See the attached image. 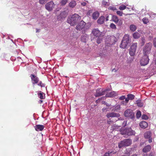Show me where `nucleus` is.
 <instances>
[{
	"instance_id": "obj_1",
	"label": "nucleus",
	"mask_w": 156,
	"mask_h": 156,
	"mask_svg": "<svg viewBox=\"0 0 156 156\" xmlns=\"http://www.w3.org/2000/svg\"><path fill=\"white\" fill-rule=\"evenodd\" d=\"M81 19L80 16L76 14H74L69 17L67 20V22L71 26L75 25Z\"/></svg>"
},
{
	"instance_id": "obj_2",
	"label": "nucleus",
	"mask_w": 156,
	"mask_h": 156,
	"mask_svg": "<svg viewBox=\"0 0 156 156\" xmlns=\"http://www.w3.org/2000/svg\"><path fill=\"white\" fill-rule=\"evenodd\" d=\"M121 134L122 135L128 136H134L135 134V132L132 130L131 128H129L123 129L122 131H121Z\"/></svg>"
},
{
	"instance_id": "obj_3",
	"label": "nucleus",
	"mask_w": 156,
	"mask_h": 156,
	"mask_svg": "<svg viewBox=\"0 0 156 156\" xmlns=\"http://www.w3.org/2000/svg\"><path fill=\"white\" fill-rule=\"evenodd\" d=\"M152 48V44L151 42L146 43L143 48V51L144 55H148L151 53Z\"/></svg>"
},
{
	"instance_id": "obj_4",
	"label": "nucleus",
	"mask_w": 156,
	"mask_h": 156,
	"mask_svg": "<svg viewBox=\"0 0 156 156\" xmlns=\"http://www.w3.org/2000/svg\"><path fill=\"white\" fill-rule=\"evenodd\" d=\"M132 144V140L130 139H126L121 141L118 144V147L120 148L123 147L128 146Z\"/></svg>"
},
{
	"instance_id": "obj_5",
	"label": "nucleus",
	"mask_w": 156,
	"mask_h": 156,
	"mask_svg": "<svg viewBox=\"0 0 156 156\" xmlns=\"http://www.w3.org/2000/svg\"><path fill=\"white\" fill-rule=\"evenodd\" d=\"M137 46V43H132L129 50V54L131 56H133L135 54Z\"/></svg>"
},
{
	"instance_id": "obj_6",
	"label": "nucleus",
	"mask_w": 156,
	"mask_h": 156,
	"mask_svg": "<svg viewBox=\"0 0 156 156\" xmlns=\"http://www.w3.org/2000/svg\"><path fill=\"white\" fill-rule=\"evenodd\" d=\"M86 24V23L83 21H80L79 23L76 25V29L78 30H81L82 29L84 30V32L85 31V26Z\"/></svg>"
},
{
	"instance_id": "obj_7",
	"label": "nucleus",
	"mask_w": 156,
	"mask_h": 156,
	"mask_svg": "<svg viewBox=\"0 0 156 156\" xmlns=\"http://www.w3.org/2000/svg\"><path fill=\"white\" fill-rule=\"evenodd\" d=\"M30 77L32 84L34 86L39 82V79L37 76L34 74H31Z\"/></svg>"
},
{
	"instance_id": "obj_8",
	"label": "nucleus",
	"mask_w": 156,
	"mask_h": 156,
	"mask_svg": "<svg viewBox=\"0 0 156 156\" xmlns=\"http://www.w3.org/2000/svg\"><path fill=\"white\" fill-rule=\"evenodd\" d=\"M149 60L148 56L144 55L140 60V64L141 66H145L148 63Z\"/></svg>"
},
{
	"instance_id": "obj_9",
	"label": "nucleus",
	"mask_w": 156,
	"mask_h": 156,
	"mask_svg": "<svg viewBox=\"0 0 156 156\" xmlns=\"http://www.w3.org/2000/svg\"><path fill=\"white\" fill-rule=\"evenodd\" d=\"M100 89H98L96 91V93L95 95L96 97H99L101 96L105 95L107 91L109 90V89H107L105 90H102L100 91Z\"/></svg>"
},
{
	"instance_id": "obj_10",
	"label": "nucleus",
	"mask_w": 156,
	"mask_h": 156,
	"mask_svg": "<svg viewBox=\"0 0 156 156\" xmlns=\"http://www.w3.org/2000/svg\"><path fill=\"white\" fill-rule=\"evenodd\" d=\"M55 5L53 2L51 1L49 2L45 5V8L48 11H51L54 8Z\"/></svg>"
},
{
	"instance_id": "obj_11",
	"label": "nucleus",
	"mask_w": 156,
	"mask_h": 156,
	"mask_svg": "<svg viewBox=\"0 0 156 156\" xmlns=\"http://www.w3.org/2000/svg\"><path fill=\"white\" fill-rule=\"evenodd\" d=\"M112 19L113 22L119 26L122 25V20L119 19L118 17L116 15H113Z\"/></svg>"
},
{
	"instance_id": "obj_12",
	"label": "nucleus",
	"mask_w": 156,
	"mask_h": 156,
	"mask_svg": "<svg viewBox=\"0 0 156 156\" xmlns=\"http://www.w3.org/2000/svg\"><path fill=\"white\" fill-rule=\"evenodd\" d=\"M124 115L126 117H130L132 118L134 115L132 110L131 109H127L124 113Z\"/></svg>"
},
{
	"instance_id": "obj_13",
	"label": "nucleus",
	"mask_w": 156,
	"mask_h": 156,
	"mask_svg": "<svg viewBox=\"0 0 156 156\" xmlns=\"http://www.w3.org/2000/svg\"><path fill=\"white\" fill-rule=\"evenodd\" d=\"M92 33L95 37H99L101 35V32L98 29L94 28L93 30Z\"/></svg>"
},
{
	"instance_id": "obj_14",
	"label": "nucleus",
	"mask_w": 156,
	"mask_h": 156,
	"mask_svg": "<svg viewBox=\"0 0 156 156\" xmlns=\"http://www.w3.org/2000/svg\"><path fill=\"white\" fill-rule=\"evenodd\" d=\"M106 116L107 118H109L110 117H119L120 116V115L118 113H115L113 112H110L108 113L107 114Z\"/></svg>"
},
{
	"instance_id": "obj_15",
	"label": "nucleus",
	"mask_w": 156,
	"mask_h": 156,
	"mask_svg": "<svg viewBox=\"0 0 156 156\" xmlns=\"http://www.w3.org/2000/svg\"><path fill=\"white\" fill-rule=\"evenodd\" d=\"M34 127L36 131H42L44 129V126L43 125L38 124L36 125Z\"/></svg>"
},
{
	"instance_id": "obj_16",
	"label": "nucleus",
	"mask_w": 156,
	"mask_h": 156,
	"mask_svg": "<svg viewBox=\"0 0 156 156\" xmlns=\"http://www.w3.org/2000/svg\"><path fill=\"white\" fill-rule=\"evenodd\" d=\"M151 146L150 145H147L143 148L142 151L144 153H147L151 151Z\"/></svg>"
},
{
	"instance_id": "obj_17",
	"label": "nucleus",
	"mask_w": 156,
	"mask_h": 156,
	"mask_svg": "<svg viewBox=\"0 0 156 156\" xmlns=\"http://www.w3.org/2000/svg\"><path fill=\"white\" fill-rule=\"evenodd\" d=\"M139 125L142 128L145 129L147 127L148 125L147 122L143 121L140 123Z\"/></svg>"
},
{
	"instance_id": "obj_18",
	"label": "nucleus",
	"mask_w": 156,
	"mask_h": 156,
	"mask_svg": "<svg viewBox=\"0 0 156 156\" xmlns=\"http://www.w3.org/2000/svg\"><path fill=\"white\" fill-rule=\"evenodd\" d=\"M89 36L86 34H84L81 37V40L83 42H86L88 39Z\"/></svg>"
},
{
	"instance_id": "obj_19",
	"label": "nucleus",
	"mask_w": 156,
	"mask_h": 156,
	"mask_svg": "<svg viewBox=\"0 0 156 156\" xmlns=\"http://www.w3.org/2000/svg\"><path fill=\"white\" fill-rule=\"evenodd\" d=\"M117 95V93L115 91L111 92L106 95V97H114Z\"/></svg>"
},
{
	"instance_id": "obj_20",
	"label": "nucleus",
	"mask_w": 156,
	"mask_h": 156,
	"mask_svg": "<svg viewBox=\"0 0 156 156\" xmlns=\"http://www.w3.org/2000/svg\"><path fill=\"white\" fill-rule=\"evenodd\" d=\"M105 19V17L103 16H101L98 20L97 23L100 24H102L104 22Z\"/></svg>"
},
{
	"instance_id": "obj_21",
	"label": "nucleus",
	"mask_w": 156,
	"mask_h": 156,
	"mask_svg": "<svg viewBox=\"0 0 156 156\" xmlns=\"http://www.w3.org/2000/svg\"><path fill=\"white\" fill-rule=\"evenodd\" d=\"M136 104L139 107H141L143 106L144 104L140 100H138L136 101Z\"/></svg>"
},
{
	"instance_id": "obj_22",
	"label": "nucleus",
	"mask_w": 156,
	"mask_h": 156,
	"mask_svg": "<svg viewBox=\"0 0 156 156\" xmlns=\"http://www.w3.org/2000/svg\"><path fill=\"white\" fill-rule=\"evenodd\" d=\"M152 134L151 132L147 131L144 135V137L145 139H148L151 136Z\"/></svg>"
},
{
	"instance_id": "obj_23",
	"label": "nucleus",
	"mask_w": 156,
	"mask_h": 156,
	"mask_svg": "<svg viewBox=\"0 0 156 156\" xmlns=\"http://www.w3.org/2000/svg\"><path fill=\"white\" fill-rule=\"evenodd\" d=\"M123 41L128 44L129 43V36L128 34H126L124 36L122 40Z\"/></svg>"
},
{
	"instance_id": "obj_24",
	"label": "nucleus",
	"mask_w": 156,
	"mask_h": 156,
	"mask_svg": "<svg viewBox=\"0 0 156 156\" xmlns=\"http://www.w3.org/2000/svg\"><path fill=\"white\" fill-rule=\"evenodd\" d=\"M99 15V13L98 11L94 12L92 14L93 18L94 20H96Z\"/></svg>"
},
{
	"instance_id": "obj_25",
	"label": "nucleus",
	"mask_w": 156,
	"mask_h": 156,
	"mask_svg": "<svg viewBox=\"0 0 156 156\" xmlns=\"http://www.w3.org/2000/svg\"><path fill=\"white\" fill-rule=\"evenodd\" d=\"M38 97L40 98L41 99H44L45 98L44 94L41 92V91H39L37 94Z\"/></svg>"
},
{
	"instance_id": "obj_26",
	"label": "nucleus",
	"mask_w": 156,
	"mask_h": 156,
	"mask_svg": "<svg viewBox=\"0 0 156 156\" xmlns=\"http://www.w3.org/2000/svg\"><path fill=\"white\" fill-rule=\"evenodd\" d=\"M76 5V2L75 1H71L69 4V6L71 8H74Z\"/></svg>"
},
{
	"instance_id": "obj_27",
	"label": "nucleus",
	"mask_w": 156,
	"mask_h": 156,
	"mask_svg": "<svg viewBox=\"0 0 156 156\" xmlns=\"http://www.w3.org/2000/svg\"><path fill=\"white\" fill-rule=\"evenodd\" d=\"M128 44L127 43L122 40L120 45V47L122 48H125Z\"/></svg>"
},
{
	"instance_id": "obj_28",
	"label": "nucleus",
	"mask_w": 156,
	"mask_h": 156,
	"mask_svg": "<svg viewBox=\"0 0 156 156\" xmlns=\"http://www.w3.org/2000/svg\"><path fill=\"white\" fill-rule=\"evenodd\" d=\"M129 29L131 31L133 32L136 29V27L134 25L131 24L129 26Z\"/></svg>"
},
{
	"instance_id": "obj_29",
	"label": "nucleus",
	"mask_w": 156,
	"mask_h": 156,
	"mask_svg": "<svg viewBox=\"0 0 156 156\" xmlns=\"http://www.w3.org/2000/svg\"><path fill=\"white\" fill-rule=\"evenodd\" d=\"M133 36L135 39H137L140 37V35L138 32H135L133 33Z\"/></svg>"
},
{
	"instance_id": "obj_30",
	"label": "nucleus",
	"mask_w": 156,
	"mask_h": 156,
	"mask_svg": "<svg viewBox=\"0 0 156 156\" xmlns=\"http://www.w3.org/2000/svg\"><path fill=\"white\" fill-rule=\"evenodd\" d=\"M102 4L105 7L108 6L109 5V3L107 1L104 0L102 1Z\"/></svg>"
},
{
	"instance_id": "obj_31",
	"label": "nucleus",
	"mask_w": 156,
	"mask_h": 156,
	"mask_svg": "<svg viewBox=\"0 0 156 156\" xmlns=\"http://www.w3.org/2000/svg\"><path fill=\"white\" fill-rule=\"evenodd\" d=\"M142 20L144 24H147L149 22V19L146 17L143 18Z\"/></svg>"
},
{
	"instance_id": "obj_32",
	"label": "nucleus",
	"mask_w": 156,
	"mask_h": 156,
	"mask_svg": "<svg viewBox=\"0 0 156 156\" xmlns=\"http://www.w3.org/2000/svg\"><path fill=\"white\" fill-rule=\"evenodd\" d=\"M68 0H61L60 3L61 5H64L66 4Z\"/></svg>"
},
{
	"instance_id": "obj_33",
	"label": "nucleus",
	"mask_w": 156,
	"mask_h": 156,
	"mask_svg": "<svg viewBox=\"0 0 156 156\" xmlns=\"http://www.w3.org/2000/svg\"><path fill=\"white\" fill-rule=\"evenodd\" d=\"M37 85L41 87H45V84L43 83L41 81L39 80V82L37 84Z\"/></svg>"
},
{
	"instance_id": "obj_34",
	"label": "nucleus",
	"mask_w": 156,
	"mask_h": 156,
	"mask_svg": "<svg viewBox=\"0 0 156 156\" xmlns=\"http://www.w3.org/2000/svg\"><path fill=\"white\" fill-rule=\"evenodd\" d=\"M127 97L130 100H133L135 98V96L134 95L131 94H128L127 95Z\"/></svg>"
},
{
	"instance_id": "obj_35",
	"label": "nucleus",
	"mask_w": 156,
	"mask_h": 156,
	"mask_svg": "<svg viewBox=\"0 0 156 156\" xmlns=\"http://www.w3.org/2000/svg\"><path fill=\"white\" fill-rule=\"evenodd\" d=\"M126 8V6L123 4L121 5L119 7V9L120 10H124Z\"/></svg>"
},
{
	"instance_id": "obj_36",
	"label": "nucleus",
	"mask_w": 156,
	"mask_h": 156,
	"mask_svg": "<svg viewBox=\"0 0 156 156\" xmlns=\"http://www.w3.org/2000/svg\"><path fill=\"white\" fill-rule=\"evenodd\" d=\"M136 117L137 118H139L141 116V112L140 111H138L136 113Z\"/></svg>"
},
{
	"instance_id": "obj_37",
	"label": "nucleus",
	"mask_w": 156,
	"mask_h": 156,
	"mask_svg": "<svg viewBox=\"0 0 156 156\" xmlns=\"http://www.w3.org/2000/svg\"><path fill=\"white\" fill-rule=\"evenodd\" d=\"M110 27L112 29H115L116 28V26L115 24H114L113 23H111Z\"/></svg>"
},
{
	"instance_id": "obj_38",
	"label": "nucleus",
	"mask_w": 156,
	"mask_h": 156,
	"mask_svg": "<svg viewBox=\"0 0 156 156\" xmlns=\"http://www.w3.org/2000/svg\"><path fill=\"white\" fill-rule=\"evenodd\" d=\"M116 13L118 15L120 16H122L123 14V13L122 11L119 10L117 11L116 12Z\"/></svg>"
},
{
	"instance_id": "obj_39",
	"label": "nucleus",
	"mask_w": 156,
	"mask_h": 156,
	"mask_svg": "<svg viewBox=\"0 0 156 156\" xmlns=\"http://www.w3.org/2000/svg\"><path fill=\"white\" fill-rule=\"evenodd\" d=\"M120 108V106L119 105H117L115 106V110L117 111L118 110H119Z\"/></svg>"
},
{
	"instance_id": "obj_40",
	"label": "nucleus",
	"mask_w": 156,
	"mask_h": 156,
	"mask_svg": "<svg viewBox=\"0 0 156 156\" xmlns=\"http://www.w3.org/2000/svg\"><path fill=\"white\" fill-rule=\"evenodd\" d=\"M48 0H39V2L40 4L43 5L44 4L45 2Z\"/></svg>"
},
{
	"instance_id": "obj_41",
	"label": "nucleus",
	"mask_w": 156,
	"mask_h": 156,
	"mask_svg": "<svg viewBox=\"0 0 156 156\" xmlns=\"http://www.w3.org/2000/svg\"><path fill=\"white\" fill-rule=\"evenodd\" d=\"M153 43L154 47L156 48V37H155L153 39Z\"/></svg>"
},
{
	"instance_id": "obj_42",
	"label": "nucleus",
	"mask_w": 156,
	"mask_h": 156,
	"mask_svg": "<svg viewBox=\"0 0 156 156\" xmlns=\"http://www.w3.org/2000/svg\"><path fill=\"white\" fill-rule=\"evenodd\" d=\"M142 118L143 119H148L147 116L145 115H143L142 116Z\"/></svg>"
},
{
	"instance_id": "obj_43",
	"label": "nucleus",
	"mask_w": 156,
	"mask_h": 156,
	"mask_svg": "<svg viewBox=\"0 0 156 156\" xmlns=\"http://www.w3.org/2000/svg\"><path fill=\"white\" fill-rule=\"evenodd\" d=\"M102 40L100 38H98L96 41V42L97 44H99L101 42Z\"/></svg>"
},
{
	"instance_id": "obj_44",
	"label": "nucleus",
	"mask_w": 156,
	"mask_h": 156,
	"mask_svg": "<svg viewBox=\"0 0 156 156\" xmlns=\"http://www.w3.org/2000/svg\"><path fill=\"white\" fill-rule=\"evenodd\" d=\"M111 153V152H110L109 151L108 152L105 153V154L104 155V156H109L110 154Z\"/></svg>"
},
{
	"instance_id": "obj_45",
	"label": "nucleus",
	"mask_w": 156,
	"mask_h": 156,
	"mask_svg": "<svg viewBox=\"0 0 156 156\" xmlns=\"http://www.w3.org/2000/svg\"><path fill=\"white\" fill-rule=\"evenodd\" d=\"M113 122V121H112L110 119H109V120H108L107 121V123L108 124H111Z\"/></svg>"
},
{
	"instance_id": "obj_46",
	"label": "nucleus",
	"mask_w": 156,
	"mask_h": 156,
	"mask_svg": "<svg viewBox=\"0 0 156 156\" xmlns=\"http://www.w3.org/2000/svg\"><path fill=\"white\" fill-rule=\"evenodd\" d=\"M125 98V97L124 96H122L120 97L119 98V99L121 100H123Z\"/></svg>"
},
{
	"instance_id": "obj_47",
	"label": "nucleus",
	"mask_w": 156,
	"mask_h": 156,
	"mask_svg": "<svg viewBox=\"0 0 156 156\" xmlns=\"http://www.w3.org/2000/svg\"><path fill=\"white\" fill-rule=\"evenodd\" d=\"M126 123H127L126 121H123V123H122V126H125L126 125Z\"/></svg>"
},
{
	"instance_id": "obj_48",
	"label": "nucleus",
	"mask_w": 156,
	"mask_h": 156,
	"mask_svg": "<svg viewBox=\"0 0 156 156\" xmlns=\"http://www.w3.org/2000/svg\"><path fill=\"white\" fill-rule=\"evenodd\" d=\"M148 139H149L148 142L149 143H151L152 142V138L151 137L150 138H148Z\"/></svg>"
},
{
	"instance_id": "obj_49",
	"label": "nucleus",
	"mask_w": 156,
	"mask_h": 156,
	"mask_svg": "<svg viewBox=\"0 0 156 156\" xmlns=\"http://www.w3.org/2000/svg\"><path fill=\"white\" fill-rule=\"evenodd\" d=\"M87 4V3H86L85 2H82L81 3V5L82 6H85Z\"/></svg>"
},
{
	"instance_id": "obj_50",
	"label": "nucleus",
	"mask_w": 156,
	"mask_h": 156,
	"mask_svg": "<svg viewBox=\"0 0 156 156\" xmlns=\"http://www.w3.org/2000/svg\"><path fill=\"white\" fill-rule=\"evenodd\" d=\"M129 100H130L129 99V98L128 97H127V98H126L125 101L126 102V103H128Z\"/></svg>"
},
{
	"instance_id": "obj_51",
	"label": "nucleus",
	"mask_w": 156,
	"mask_h": 156,
	"mask_svg": "<svg viewBox=\"0 0 156 156\" xmlns=\"http://www.w3.org/2000/svg\"><path fill=\"white\" fill-rule=\"evenodd\" d=\"M103 103L106 105L107 106H110V105H109V104H108V103H106L105 101H103Z\"/></svg>"
},
{
	"instance_id": "obj_52",
	"label": "nucleus",
	"mask_w": 156,
	"mask_h": 156,
	"mask_svg": "<svg viewBox=\"0 0 156 156\" xmlns=\"http://www.w3.org/2000/svg\"><path fill=\"white\" fill-rule=\"evenodd\" d=\"M105 98V97H102L100 99H98V100H97L96 101V103H98V101L99 100H101L102 99H104V98Z\"/></svg>"
},
{
	"instance_id": "obj_53",
	"label": "nucleus",
	"mask_w": 156,
	"mask_h": 156,
	"mask_svg": "<svg viewBox=\"0 0 156 156\" xmlns=\"http://www.w3.org/2000/svg\"><path fill=\"white\" fill-rule=\"evenodd\" d=\"M106 21H108L109 20V16H107L105 18Z\"/></svg>"
},
{
	"instance_id": "obj_54",
	"label": "nucleus",
	"mask_w": 156,
	"mask_h": 156,
	"mask_svg": "<svg viewBox=\"0 0 156 156\" xmlns=\"http://www.w3.org/2000/svg\"><path fill=\"white\" fill-rule=\"evenodd\" d=\"M106 108H102V110L103 112H105V111H106Z\"/></svg>"
},
{
	"instance_id": "obj_55",
	"label": "nucleus",
	"mask_w": 156,
	"mask_h": 156,
	"mask_svg": "<svg viewBox=\"0 0 156 156\" xmlns=\"http://www.w3.org/2000/svg\"><path fill=\"white\" fill-rule=\"evenodd\" d=\"M111 39L114 40L115 39V37L113 36L111 37Z\"/></svg>"
},
{
	"instance_id": "obj_56",
	"label": "nucleus",
	"mask_w": 156,
	"mask_h": 156,
	"mask_svg": "<svg viewBox=\"0 0 156 156\" xmlns=\"http://www.w3.org/2000/svg\"><path fill=\"white\" fill-rule=\"evenodd\" d=\"M111 9H112L113 10H116V9L115 8L113 7V8H112Z\"/></svg>"
},
{
	"instance_id": "obj_57",
	"label": "nucleus",
	"mask_w": 156,
	"mask_h": 156,
	"mask_svg": "<svg viewBox=\"0 0 156 156\" xmlns=\"http://www.w3.org/2000/svg\"><path fill=\"white\" fill-rule=\"evenodd\" d=\"M142 156H148V155L147 154H144Z\"/></svg>"
},
{
	"instance_id": "obj_58",
	"label": "nucleus",
	"mask_w": 156,
	"mask_h": 156,
	"mask_svg": "<svg viewBox=\"0 0 156 156\" xmlns=\"http://www.w3.org/2000/svg\"><path fill=\"white\" fill-rule=\"evenodd\" d=\"M131 156H137V155L136 154H134Z\"/></svg>"
},
{
	"instance_id": "obj_59",
	"label": "nucleus",
	"mask_w": 156,
	"mask_h": 156,
	"mask_svg": "<svg viewBox=\"0 0 156 156\" xmlns=\"http://www.w3.org/2000/svg\"><path fill=\"white\" fill-rule=\"evenodd\" d=\"M39 101L40 102V103H42V102L43 101L42 100H39Z\"/></svg>"
},
{
	"instance_id": "obj_60",
	"label": "nucleus",
	"mask_w": 156,
	"mask_h": 156,
	"mask_svg": "<svg viewBox=\"0 0 156 156\" xmlns=\"http://www.w3.org/2000/svg\"><path fill=\"white\" fill-rule=\"evenodd\" d=\"M39 32V30H38L37 29V30H36V32L37 33V32Z\"/></svg>"
},
{
	"instance_id": "obj_61",
	"label": "nucleus",
	"mask_w": 156,
	"mask_h": 156,
	"mask_svg": "<svg viewBox=\"0 0 156 156\" xmlns=\"http://www.w3.org/2000/svg\"><path fill=\"white\" fill-rule=\"evenodd\" d=\"M100 56L101 57L102 56V55H100Z\"/></svg>"
},
{
	"instance_id": "obj_62",
	"label": "nucleus",
	"mask_w": 156,
	"mask_h": 156,
	"mask_svg": "<svg viewBox=\"0 0 156 156\" xmlns=\"http://www.w3.org/2000/svg\"><path fill=\"white\" fill-rule=\"evenodd\" d=\"M155 64L156 65V62H155Z\"/></svg>"
},
{
	"instance_id": "obj_63",
	"label": "nucleus",
	"mask_w": 156,
	"mask_h": 156,
	"mask_svg": "<svg viewBox=\"0 0 156 156\" xmlns=\"http://www.w3.org/2000/svg\"><path fill=\"white\" fill-rule=\"evenodd\" d=\"M117 120H115V121H117Z\"/></svg>"
}]
</instances>
